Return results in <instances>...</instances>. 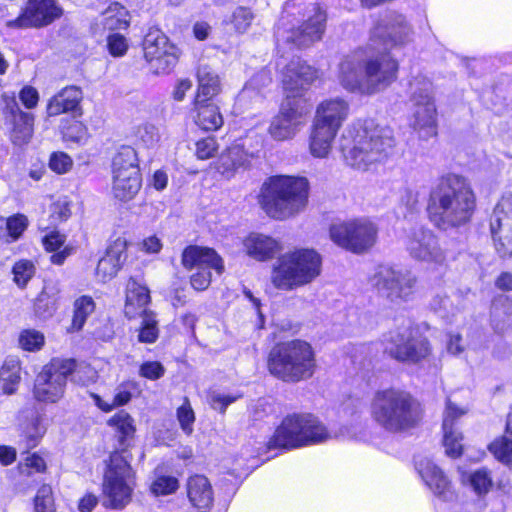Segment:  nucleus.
Listing matches in <instances>:
<instances>
[{"mask_svg":"<svg viewBox=\"0 0 512 512\" xmlns=\"http://www.w3.org/2000/svg\"><path fill=\"white\" fill-rule=\"evenodd\" d=\"M411 29L401 15L378 25L369 44L347 55L339 64L338 80L348 91L375 94L397 78L398 62L388 53L410 39Z\"/></svg>","mask_w":512,"mask_h":512,"instance_id":"nucleus-1","label":"nucleus"},{"mask_svg":"<svg viewBox=\"0 0 512 512\" xmlns=\"http://www.w3.org/2000/svg\"><path fill=\"white\" fill-rule=\"evenodd\" d=\"M476 209V196L469 181L456 174L443 177L430 195L431 221L442 230L467 224Z\"/></svg>","mask_w":512,"mask_h":512,"instance_id":"nucleus-2","label":"nucleus"},{"mask_svg":"<svg viewBox=\"0 0 512 512\" xmlns=\"http://www.w3.org/2000/svg\"><path fill=\"white\" fill-rule=\"evenodd\" d=\"M395 145L389 127L376 125L372 120H357L343 132L340 147L348 165L366 169L368 165L381 161Z\"/></svg>","mask_w":512,"mask_h":512,"instance_id":"nucleus-3","label":"nucleus"},{"mask_svg":"<svg viewBox=\"0 0 512 512\" xmlns=\"http://www.w3.org/2000/svg\"><path fill=\"white\" fill-rule=\"evenodd\" d=\"M308 196L309 182L305 177L275 175L262 183L257 201L270 218L286 220L304 210Z\"/></svg>","mask_w":512,"mask_h":512,"instance_id":"nucleus-4","label":"nucleus"},{"mask_svg":"<svg viewBox=\"0 0 512 512\" xmlns=\"http://www.w3.org/2000/svg\"><path fill=\"white\" fill-rule=\"evenodd\" d=\"M375 422L390 433H402L416 428L423 418L420 402L409 392L389 388L377 391L371 403Z\"/></svg>","mask_w":512,"mask_h":512,"instance_id":"nucleus-5","label":"nucleus"},{"mask_svg":"<svg viewBox=\"0 0 512 512\" xmlns=\"http://www.w3.org/2000/svg\"><path fill=\"white\" fill-rule=\"evenodd\" d=\"M316 366L312 345L301 339L277 344L268 357L270 373L285 382L296 383L311 378Z\"/></svg>","mask_w":512,"mask_h":512,"instance_id":"nucleus-6","label":"nucleus"},{"mask_svg":"<svg viewBox=\"0 0 512 512\" xmlns=\"http://www.w3.org/2000/svg\"><path fill=\"white\" fill-rule=\"evenodd\" d=\"M321 265V256L313 249L285 252L272 265L271 283L279 290H295L314 281L321 273Z\"/></svg>","mask_w":512,"mask_h":512,"instance_id":"nucleus-7","label":"nucleus"},{"mask_svg":"<svg viewBox=\"0 0 512 512\" xmlns=\"http://www.w3.org/2000/svg\"><path fill=\"white\" fill-rule=\"evenodd\" d=\"M326 428L312 415H289L275 430L269 448L293 449L326 440Z\"/></svg>","mask_w":512,"mask_h":512,"instance_id":"nucleus-8","label":"nucleus"},{"mask_svg":"<svg viewBox=\"0 0 512 512\" xmlns=\"http://www.w3.org/2000/svg\"><path fill=\"white\" fill-rule=\"evenodd\" d=\"M303 23L295 28L285 16H282L275 32L278 47L296 46L306 47L321 39L324 29L326 14L320 6L311 0L302 12Z\"/></svg>","mask_w":512,"mask_h":512,"instance_id":"nucleus-9","label":"nucleus"},{"mask_svg":"<svg viewBox=\"0 0 512 512\" xmlns=\"http://www.w3.org/2000/svg\"><path fill=\"white\" fill-rule=\"evenodd\" d=\"M133 486L134 472L127 455L113 452L103 479V505L112 509L124 508L131 501Z\"/></svg>","mask_w":512,"mask_h":512,"instance_id":"nucleus-10","label":"nucleus"},{"mask_svg":"<svg viewBox=\"0 0 512 512\" xmlns=\"http://www.w3.org/2000/svg\"><path fill=\"white\" fill-rule=\"evenodd\" d=\"M383 343L384 353L401 363L418 364L432 354L428 338L412 329L390 332L385 336Z\"/></svg>","mask_w":512,"mask_h":512,"instance_id":"nucleus-11","label":"nucleus"},{"mask_svg":"<svg viewBox=\"0 0 512 512\" xmlns=\"http://www.w3.org/2000/svg\"><path fill=\"white\" fill-rule=\"evenodd\" d=\"M329 234L330 239L339 247L362 253L376 242L377 227L366 218H355L332 224Z\"/></svg>","mask_w":512,"mask_h":512,"instance_id":"nucleus-12","label":"nucleus"},{"mask_svg":"<svg viewBox=\"0 0 512 512\" xmlns=\"http://www.w3.org/2000/svg\"><path fill=\"white\" fill-rule=\"evenodd\" d=\"M73 370H75L74 359H52L35 379V398L42 402H57L62 398L67 377Z\"/></svg>","mask_w":512,"mask_h":512,"instance_id":"nucleus-13","label":"nucleus"},{"mask_svg":"<svg viewBox=\"0 0 512 512\" xmlns=\"http://www.w3.org/2000/svg\"><path fill=\"white\" fill-rule=\"evenodd\" d=\"M142 48L148 69L154 74H167L178 62V48L159 29L148 30L143 39Z\"/></svg>","mask_w":512,"mask_h":512,"instance_id":"nucleus-14","label":"nucleus"},{"mask_svg":"<svg viewBox=\"0 0 512 512\" xmlns=\"http://www.w3.org/2000/svg\"><path fill=\"white\" fill-rule=\"evenodd\" d=\"M372 284L392 302L402 303L413 298L417 278L408 271L397 270L391 266H379L372 277Z\"/></svg>","mask_w":512,"mask_h":512,"instance_id":"nucleus-15","label":"nucleus"},{"mask_svg":"<svg viewBox=\"0 0 512 512\" xmlns=\"http://www.w3.org/2000/svg\"><path fill=\"white\" fill-rule=\"evenodd\" d=\"M308 108L302 99H285L270 122L268 133L275 141L293 139L303 128Z\"/></svg>","mask_w":512,"mask_h":512,"instance_id":"nucleus-16","label":"nucleus"},{"mask_svg":"<svg viewBox=\"0 0 512 512\" xmlns=\"http://www.w3.org/2000/svg\"><path fill=\"white\" fill-rule=\"evenodd\" d=\"M414 103L413 127L423 138L436 134V107L432 98V84L427 79H415L410 84Z\"/></svg>","mask_w":512,"mask_h":512,"instance_id":"nucleus-17","label":"nucleus"},{"mask_svg":"<svg viewBox=\"0 0 512 512\" xmlns=\"http://www.w3.org/2000/svg\"><path fill=\"white\" fill-rule=\"evenodd\" d=\"M490 232L497 253L512 255V193H505L490 216Z\"/></svg>","mask_w":512,"mask_h":512,"instance_id":"nucleus-18","label":"nucleus"},{"mask_svg":"<svg viewBox=\"0 0 512 512\" xmlns=\"http://www.w3.org/2000/svg\"><path fill=\"white\" fill-rule=\"evenodd\" d=\"M406 250L412 259L430 266H444L446 263V251L438 237L423 227L413 230L408 236Z\"/></svg>","mask_w":512,"mask_h":512,"instance_id":"nucleus-19","label":"nucleus"},{"mask_svg":"<svg viewBox=\"0 0 512 512\" xmlns=\"http://www.w3.org/2000/svg\"><path fill=\"white\" fill-rule=\"evenodd\" d=\"M318 77V71L301 59L291 60L282 71V84L286 99H301V96Z\"/></svg>","mask_w":512,"mask_h":512,"instance_id":"nucleus-20","label":"nucleus"},{"mask_svg":"<svg viewBox=\"0 0 512 512\" xmlns=\"http://www.w3.org/2000/svg\"><path fill=\"white\" fill-rule=\"evenodd\" d=\"M4 117L5 130L11 142L17 146L27 144L33 135V115L22 111L15 99H11L6 103Z\"/></svg>","mask_w":512,"mask_h":512,"instance_id":"nucleus-21","label":"nucleus"},{"mask_svg":"<svg viewBox=\"0 0 512 512\" xmlns=\"http://www.w3.org/2000/svg\"><path fill=\"white\" fill-rule=\"evenodd\" d=\"M466 413L465 408H461L447 399L442 422L443 445L445 453L452 458H457L462 454L463 435L458 429V420Z\"/></svg>","mask_w":512,"mask_h":512,"instance_id":"nucleus-22","label":"nucleus"},{"mask_svg":"<svg viewBox=\"0 0 512 512\" xmlns=\"http://www.w3.org/2000/svg\"><path fill=\"white\" fill-rule=\"evenodd\" d=\"M415 465L422 480L436 497L443 501H453L456 499V493L451 481L430 459L419 458L416 460Z\"/></svg>","mask_w":512,"mask_h":512,"instance_id":"nucleus-23","label":"nucleus"},{"mask_svg":"<svg viewBox=\"0 0 512 512\" xmlns=\"http://www.w3.org/2000/svg\"><path fill=\"white\" fill-rule=\"evenodd\" d=\"M350 113L349 103L334 97L322 100L316 107L312 124L339 132Z\"/></svg>","mask_w":512,"mask_h":512,"instance_id":"nucleus-24","label":"nucleus"},{"mask_svg":"<svg viewBox=\"0 0 512 512\" xmlns=\"http://www.w3.org/2000/svg\"><path fill=\"white\" fill-rule=\"evenodd\" d=\"M253 156V152L245 149L244 143L235 142L220 154L219 158L211 164V168L224 179L230 180L238 169L248 165Z\"/></svg>","mask_w":512,"mask_h":512,"instance_id":"nucleus-25","label":"nucleus"},{"mask_svg":"<svg viewBox=\"0 0 512 512\" xmlns=\"http://www.w3.org/2000/svg\"><path fill=\"white\" fill-rule=\"evenodd\" d=\"M62 15V8L55 0H29L24 15L17 19L19 26L41 27Z\"/></svg>","mask_w":512,"mask_h":512,"instance_id":"nucleus-26","label":"nucleus"},{"mask_svg":"<svg viewBox=\"0 0 512 512\" xmlns=\"http://www.w3.org/2000/svg\"><path fill=\"white\" fill-rule=\"evenodd\" d=\"M149 305V290L134 280L129 281L127 284L126 302L124 306L125 316L129 320L137 318L152 320L155 315Z\"/></svg>","mask_w":512,"mask_h":512,"instance_id":"nucleus-27","label":"nucleus"},{"mask_svg":"<svg viewBox=\"0 0 512 512\" xmlns=\"http://www.w3.org/2000/svg\"><path fill=\"white\" fill-rule=\"evenodd\" d=\"M182 264L189 270H214L221 274L224 270L223 259L212 248L202 246H188L182 253Z\"/></svg>","mask_w":512,"mask_h":512,"instance_id":"nucleus-28","label":"nucleus"},{"mask_svg":"<svg viewBox=\"0 0 512 512\" xmlns=\"http://www.w3.org/2000/svg\"><path fill=\"white\" fill-rule=\"evenodd\" d=\"M244 253L258 262L272 259L282 250L281 242L270 235L251 232L242 241Z\"/></svg>","mask_w":512,"mask_h":512,"instance_id":"nucleus-29","label":"nucleus"},{"mask_svg":"<svg viewBox=\"0 0 512 512\" xmlns=\"http://www.w3.org/2000/svg\"><path fill=\"white\" fill-rule=\"evenodd\" d=\"M127 243L124 238H117L107 248L105 255L98 261L95 275L100 282H107L116 276L126 260Z\"/></svg>","mask_w":512,"mask_h":512,"instance_id":"nucleus-30","label":"nucleus"},{"mask_svg":"<svg viewBox=\"0 0 512 512\" xmlns=\"http://www.w3.org/2000/svg\"><path fill=\"white\" fill-rule=\"evenodd\" d=\"M187 496L198 512H206L213 502L212 487L208 479L202 475L190 477L187 482Z\"/></svg>","mask_w":512,"mask_h":512,"instance_id":"nucleus-31","label":"nucleus"},{"mask_svg":"<svg viewBox=\"0 0 512 512\" xmlns=\"http://www.w3.org/2000/svg\"><path fill=\"white\" fill-rule=\"evenodd\" d=\"M338 132L312 124L308 137V150L312 157L326 159L330 156Z\"/></svg>","mask_w":512,"mask_h":512,"instance_id":"nucleus-32","label":"nucleus"},{"mask_svg":"<svg viewBox=\"0 0 512 512\" xmlns=\"http://www.w3.org/2000/svg\"><path fill=\"white\" fill-rule=\"evenodd\" d=\"M193 104L194 122L202 130L216 131L222 127L224 119L216 104L199 98H195Z\"/></svg>","mask_w":512,"mask_h":512,"instance_id":"nucleus-33","label":"nucleus"},{"mask_svg":"<svg viewBox=\"0 0 512 512\" xmlns=\"http://www.w3.org/2000/svg\"><path fill=\"white\" fill-rule=\"evenodd\" d=\"M81 100L82 91L78 87H66L49 100L47 114L57 116L62 113L74 112L78 109Z\"/></svg>","mask_w":512,"mask_h":512,"instance_id":"nucleus-34","label":"nucleus"},{"mask_svg":"<svg viewBox=\"0 0 512 512\" xmlns=\"http://www.w3.org/2000/svg\"><path fill=\"white\" fill-rule=\"evenodd\" d=\"M142 185L140 170H130L128 173L113 174L112 191L115 198L121 201L133 199Z\"/></svg>","mask_w":512,"mask_h":512,"instance_id":"nucleus-35","label":"nucleus"},{"mask_svg":"<svg viewBox=\"0 0 512 512\" xmlns=\"http://www.w3.org/2000/svg\"><path fill=\"white\" fill-rule=\"evenodd\" d=\"M198 87L195 98L210 101L221 92L219 75L208 66H200L197 71Z\"/></svg>","mask_w":512,"mask_h":512,"instance_id":"nucleus-36","label":"nucleus"},{"mask_svg":"<svg viewBox=\"0 0 512 512\" xmlns=\"http://www.w3.org/2000/svg\"><path fill=\"white\" fill-rule=\"evenodd\" d=\"M490 452L495 456L497 460L511 466L512 464V406L511 410L507 415L506 426L504 434L495 439L489 445Z\"/></svg>","mask_w":512,"mask_h":512,"instance_id":"nucleus-37","label":"nucleus"},{"mask_svg":"<svg viewBox=\"0 0 512 512\" xmlns=\"http://www.w3.org/2000/svg\"><path fill=\"white\" fill-rule=\"evenodd\" d=\"M133 418L125 411H120L110 418L108 424L113 426L116 430V436L118 438L120 447L122 448L123 455H126V447L130 445V441L133 439L135 434V426L133 424Z\"/></svg>","mask_w":512,"mask_h":512,"instance_id":"nucleus-38","label":"nucleus"},{"mask_svg":"<svg viewBox=\"0 0 512 512\" xmlns=\"http://www.w3.org/2000/svg\"><path fill=\"white\" fill-rule=\"evenodd\" d=\"M100 23L104 30L127 29L130 24L129 11L117 2L112 3L102 13Z\"/></svg>","mask_w":512,"mask_h":512,"instance_id":"nucleus-39","label":"nucleus"},{"mask_svg":"<svg viewBox=\"0 0 512 512\" xmlns=\"http://www.w3.org/2000/svg\"><path fill=\"white\" fill-rule=\"evenodd\" d=\"M20 362L16 357H7L0 370V389L5 394L16 391L20 382Z\"/></svg>","mask_w":512,"mask_h":512,"instance_id":"nucleus-40","label":"nucleus"},{"mask_svg":"<svg viewBox=\"0 0 512 512\" xmlns=\"http://www.w3.org/2000/svg\"><path fill=\"white\" fill-rule=\"evenodd\" d=\"M140 170L138 157L134 148L130 146L121 147L113 158V174L128 173L130 170Z\"/></svg>","mask_w":512,"mask_h":512,"instance_id":"nucleus-41","label":"nucleus"},{"mask_svg":"<svg viewBox=\"0 0 512 512\" xmlns=\"http://www.w3.org/2000/svg\"><path fill=\"white\" fill-rule=\"evenodd\" d=\"M272 81L271 73L267 69L257 72L244 86L238 99L244 101L252 95H258L264 87H267Z\"/></svg>","mask_w":512,"mask_h":512,"instance_id":"nucleus-42","label":"nucleus"},{"mask_svg":"<svg viewBox=\"0 0 512 512\" xmlns=\"http://www.w3.org/2000/svg\"><path fill=\"white\" fill-rule=\"evenodd\" d=\"M59 299V290L56 287L45 286L35 304L37 312L50 316L58 308Z\"/></svg>","mask_w":512,"mask_h":512,"instance_id":"nucleus-43","label":"nucleus"},{"mask_svg":"<svg viewBox=\"0 0 512 512\" xmlns=\"http://www.w3.org/2000/svg\"><path fill=\"white\" fill-rule=\"evenodd\" d=\"M253 20V12L249 8L240 6L233 10L225 23L231 25L236 33L243 34L250 28Z\"/></svg>","mask_w":512,"mask_h":512,"instance_id":"nucleus-44","label":"nucleus"},{"mask_svg":"<svg viewBox=\"0 0 512 512\" xmlns=\"http://www.w3.org/2000/svg\"><path fill=\"white\" fill-rule=\"evenodd\" d=\"M35 271L36 268L33 261L28 259H21L17 261L12 268L15 284L20 288H24L34 276Z\"/></svg>","mask_w":512,"mask_h":512,"instance_id":"nucleus-45","label":"nucleus"},{"mask_svg":"<svg viewBox=\"0 0 512 512\" xmlns=\"http://www.w3.org/2000/svg\"><path fill=\"white\" fill-rule=\"evenodd\" d=\"M469 483L478 496L486 495L493 486L492 477L486 468L472 472L469 475Z\"/></svg>","mask_w":512,"mask_h":512,"instance_id":"nucleus-46","label":"nucleus"},{"mask_svg":"<svg viewBox=\"0 0 512 512\" xmlns=\"http://www.w3.org/2000/svg\"><path fill=\"white\" fill-rule=\"evenodd\" d=\"M34 512H56L51 486L42 485L34 498Z\"/></svg>","mask_w":512,"mask_h":512,"instance_id":"nucleus-47","label":"nucleus"},{"mask_svg":"<svg viewBox=\"0 0 512 512\" xmlns=\"http://www.w3.org/2000/svg\"><path fill=\"white\" fill-rule=\"evenodd\" d=\"M62 133L64 140L78 144H85L89 138L87 127L77 120H73L68 126L63 127Z\"/></svg>","mask_w":512,"mask_h":512,"instance_id":"nucleus-48","label":"nucleus"},{"mask_svg":"<svg viewBox=\"0 0 512 512\" xmlns=\"http://www.w3.org/2000/svg\"><path fill=\"white\" fill-rule=\"evenodd\" d=\"M29 225V220L24 214H14L6 219V230L10 242L18 240Z\"/></svg>","mask_w":512,"mask_h":512,"instance_id":"nucleus-49","label":"nucleus"},{"mask_svg":"<svg viewBox=\"0 0 512 512\" xmlns=\"http://www.w3.org/2000/svg\"><path fill=\"white\" fill-rule=\"evenodd\" d=\"M73 320H86L91 317L96 310V303L91 296L82 295L75 299Z\"/></svg>","mask_w":512,"mask_h":512,"instance_id":"nucleus-50","label":"nucleus"},{"mask_svg":"<svg viewBox=\"0 0 512 512\" xmlns=\"http://www.w3.org/2000/svg\"><path fill=\"white\" fill-rule=\"evenodd\" d=\"M46 428L39 418H34L24 431L25 448L36 447L39 439L45 434Z\"/></svg>","mask_w":512,"mask_h":512,"instance_id":"nucleus-51","label":"nucleus"},{"mask_svg":"<svg viewBox=\"0 0 512 512\" xmlns=\"http://www.w3.org/2000/svg\"><path fill=\"white\" fill-rule=\"evenodd\" d=\"M44 335L36 330H25L20 334L19 343L24 350L36 351L44 345Z\"/></svg>","mask_w":512,"mask_h":512,"instance_id":"nucleus-52","label":"nucleus"},{"mask_svg":"<svg viewBox=\"0 0 512 512\" xmlns=\"http://www.w3.org/2000/svg\"><path fill=\"white\" fill-rule=\"evenodd\" d=\"M195 146V155L200 160H207L212 158L219 149L216 138L212 136L198 140Z\"/></svg>","mask_w":512,"mask_h":512,"instance_id":"nucleus-53","label":"nucleus"},{"mask_svg":"<svg viewBox=\"0 0 512 512\" xmlns=\"http://www.w3.org/2000/svg\"><path fill=\"white\" fill-rule=\"evenodd\" d=\"M177 419L182 430L186 434H191L193 431L192 425L195 421V415L187 397L184 398L183 404L177 409Z\"/></svg>","mask_w":512,"mask_h":512,"instance_id":"nucleus-54","label":"nucleus"},{"mask_svg":"<svg viewBox=\"0 0 512 512\" xmlns=\"http://www.w3.org/2000/svg\"><path fill=\"white\" fill-rule=\"evenodd\" d=\"M178 487V480L175 477L160 476L151 484V491L155 495H168L174 493Z\"/></svg>","mask_w":512,"mask_h":512,"instance_id":"nucleus-55","label":"nucleus"},{"mask_svg":"<svg viewBox=\"0 0 512 512\" xmlns=\"http://www.w3.org/2000/svg\"><path fill=\"white\" fill-rule=\"evenodd\" d=\"M107 48L111 56L123 57L127 53L129 44L125 36L113 33L107 37Z\"/></svg>","mask_w":512,"mask_h":512,"instance_id":"nucleus-56","label":"nucleus"},{"mask_svg":"<svg viewBox=\"0 0 512 512\" xmlns=\"http://www.w3.org/2000/svg\"><path fill=\"white\" fill-rule=\"evenodd\" d=\"M73 165L71 157L64 152H55L50 156L49 167L57 174L67 173Z\"/></svg>","mask_w":512,"mask_h":512,"instance_id":"nucleus-57","label":"nucleus"},{"mask_svg":"<svg viewBox=\"0 0 512 512\" xmlns=\"http://www.w3.org/2000/svg\"><path fill=\"white\" fill-rule=\"evenodd\" d=\"M96 371L90 365L80 364L75 362V370L69 375H72V380L81 385H88L96 379Z\"/></svg>","mask_w":512,"mask_h":512,"instance_id":"nucleus-58","label":"nucleus"},{"mask_svg":"<svg viewBox=\"0 0 512 512\" xmlns=\"http://www.w3.org/2000/svg\"><path fill=\"white\" fill-rule=\"evenodd\" d=\"M165 367L158 361L144 362L139 368V375L149 380H158L165 374Z\"/></svg>","mask_w":512,"mask_h":512,"instance_id":"nucleus-59","label":"nucleus"},{"mask_svg":"<svg viewBox=\"0 0 512 512\" xmlns=\"http://www.w3.org/2000/svg\"><path fill=\"white\" fill-rule=\"evenodd\" d=\"M139 140L147 147H154L160 140L159 130L152 124H145L139 129Z\"/></svg>","mask_w":512,"mask_h":512,"instance_id":"nucleus-60","label":"nucleus"},{"mask_svg":"<svg viewBox=\"0 0 512 512\" xmlns=\"http://www.w3.org/2000/svg\"><path fill=\"white\" fill-rule=\"evenodd\" d=\"M212 273L209 269L196 270L190 277L191 285L195 290L203 291L211 283Z\"/></svg>","mask_w":512,"mask_h":512,"instance_id":"nucleus-61","label":"nucleus"},{"mask_svg":"<svg viewBox=\"0 0 512 512\" xmlns=\"http://www.w3.org/2000/svg\"><path fill=\"white\" fill-rule=\"evenodd\" d=\"M240 396H232L221 394L218 392H212L210 394V403L213 409L219 410L224 413L226 408L233 402H235Z\"/></svg>","mask_w":512,"mask_h":512,"instance_id":"nucleus-62","label":"nucleus"},{"mask_svg":"<svg viewBox=\"0 0 512 512\" xmlns=\"http://www.w3.org/2000/svg\"><path fill=\"white\" fill-rule=\"evenodd\" d=\"M145 325L139 330L138 340L142 343H154L159 335L157 322H144Z\"/></svg>","mask_w":512,"mask_h":512,"instance_id":"nucleus-63","label":"nucleus"},{"mask_svg":"<svg viewBox=\"0 0 512 512\" xmlns=\"http://www.w3.org/2000/svg\"><path fill=\"white\" fill-rule=\"evenodd\" d=\"M19 98L27 109H32L38 104L39 94L35 88L31 86H25L20 91Z\"/></svg>","mask_w":512,"mask_h":512,"instance_id":"nucleus-64","label":"nucleus"}]
</instances>
